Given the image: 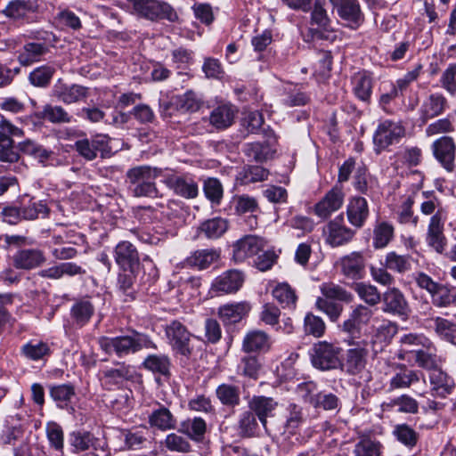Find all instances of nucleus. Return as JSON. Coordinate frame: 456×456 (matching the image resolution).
<instances>
[{
    "label": "nucleus",
    "mask_w": 456,
    "mask_h": 456,
    "mask_svg": "<svg viewBox=\"0 0 456 456\" xmlns=\"http://www.w3.org/2000/svg\"><path fill=\"white\" fill-rule=\"evenodd\" d=\"M397 333V326L391 322H385L379 325L376 330L372 336L371 342L373 346H379V350L388 345L391 339Z\"/></svg>",
    "instance_id": "nucleus-58"
},
{
    "label": "nucleus",
    "mask_w": 456,
    "mask_h": 456,
    "mask_svg": "<svg viewBox=\"0 0 456 456\" xmlns=\"http://www.w3.org/2000/svg\"><path fill=\"white\" fill-rule=\"evenodd\" d=\"M163 183L173 192L184 199H194L199 194L197 182L189 175H167Z\"/></svg>",
    "instance_id": "nucleus-16"
},
{
    "label": "nucleus",
    "mask_w": 456,
    "mask_h": 456,
    "mask_svg": "<svg viewBox=\"0 0 456 456\" xmlns=\"http://www.w3.org/2000/svg\"><path fill=\"white\" fill-rule=\"evenodd\" d=\"M372 315V312L365 305H357L350 314L349 318L343 323V330L354 333L361 325L366 324Z\"/></svg>",
    "instance_id": "nucleus-40"
},
{
    "label": "nucleus",
    "mask_w": 456,
    "mask_h": 456,
    "mask_svg": "<svg viewBox=\"0 0 456 456\" xmlns=\"http://www.w3.org/2000/svg\"><path fill=\"white\" fill-rule=\"evenodd\" d=\"M272 345L270 336L259 330H254L246 334L242 343L245 352H267Z\"/></svg>",
    "instance_id": "nucleus-33"
},
{
    "label": "nucleus",
    "mask_w": 456,
    "mask_h": 456,
    "mask_svg": "<svg viewBox=\"0 0 456 456\" xmlns=\"http://www.w3.org/2000/svg\"><path fill=\"white\" fill-rule=\"evenodd\" d=\"M404 135L405 128L400 122L389 119L380 122L373 134L374 151L381 153L390 145L398 143Z\"/></svg>",
    "instance_id": "nucleus-5"
},
{
    "label": "nucleus",
    "mask_w": 456,
    "mask_h": 456,
    "mask_svg": "<svg viewBox=\"0 0 456 456\" xmlns=\"http://www.w3.org/2000/svg\"><path fill=\"white\" fill-rule=\"evenodd\" d=\"M446 97L441 93L429 94L421 103L419 110V118L423 123L441 116L448 109Z\"/></svg>",
    "instance_id": "nucleus-21"
},
{
    "label": "nucleus",
    "mask_w": 456,
    "mask_h": 456,
    "mask_svg": "<svg viewBox=\"0 0 456 456\" xmlns=\"http://www.w3.org/2000/svg\"><path fill=\"white\" fill-rule=\"evenodd\" d=\"M220 257V251L215 248L199 249L194 251L185 259L188 266L195 267L199 270L208 268L213 263Z\"/></svg>",
    "instance_id": "nucleus-36"
},
{
    "label": "nucleus",
    "mask_w": 456,
    "mask_h": 456,
    "mask_svg": "<svg viewBox=\"0 0 456 456\" xmlns=\"http://www.w3.org/2000/svg\"><path fill=\"white\" fill-rule=\"evenodd\" d=\"M37 4L33 0H12L4 9L3 13L9 18L21 19L28 13L37 10Z\"/></svg>",
    "instance_id": "nucleus-41"
},
{
    "label": "nucleus",
    "mask_w": 456,
    "mask_h": 456,
    "mask_svg": "<svg viewBox=\"0 0 456 456\" xmlns=\"http://www.w3.org/2000/svg\"><path fill=\"white\" fill-rule=\"evenodd\" d=\"M239 434L243 437H253L259 435L260 426L256 415L250 411H243L238 420Z\"/></svg>",
    "instance_id": "nucleus-50"
},
{
    "label": "nucleus",
    "mask_w": 456,
    "mask_h": 456,
    "mask_svg": "<svg viewBox=\"0 0 456 456\" xmlns=\"http://www.w3.org/2000/svg\"><path fill=\"white\" fill-rule=\"evenodd\" d=\"M341 273L351 280H361L365 273V259L361 252H351L338 261Z\"/></svg>",
    "instance_id": "nucleus-22"
},
{
    "label": "nucleus",
    "mask_w": 456,
    "mask_h": 456,
    "mask_svg": "<svg viewBox=\"0 0 456 456\" xmlns=\"http://www.w3.org/2000/svg\"><path fill=\"white\" fill-rule=\"evenodd\" d=\"M50 396L61 409H68L76 397L75 387L71 384H61L50 388Z\"/></svg>",
    "instance_id": "nucleus-44"
},
{
    "label": "nucleus",
    "mask_w": 456,
    "mask_h": 456,
    "mask_svg": "<svg viewBox=\"0 0 456 456\" xmlns=\"http://www.w3.org/2000/svg\"><path fill=\"white\" fill-rule=\"evenodd\" d=\"M148 422L151 428L160 431H167L176 428V419L168 408L160 403L153 408L148 416Z\"/></svg>",
    "instance_id": "nucleus-29"
},
{
    "label": "nucleus",
    "mask_w": 456,
    "mask_h": 456,
    "mask_svg": "<svg viewBox=\"0 0 456 456\" xmlns=\"http://www.w3.org/2000/svg\"><path fill=\"white\" fill-rule=\"evenodd\" d=\"M384 262L387 268L400 274L411 269V256L410 255H400L395 251H390L387 253Z\"/></svg>",
    "instance_id": "nucleus-54"
},
{
    "label": "nucleus",
    "mask_w": 456,
    "mask_h": 456,
    "mask_svg": "<svg viewBox=\"0 0 456 456\" xmlns=\"http://www.w3.org/2000/svg\"><path fill=\"white\" fill-rule=\"evenodd\" d=\"M352 289L355 291L361 300L370 306L377 305L381 302L382 294L379 289L370 282H354Z\"/></svg>",
    "instance_id": "nucleus-46"
},
{
    "label": "nucleus",
    "mask_w": 456,
    "mask_h": 456,
    "mask_svg": "<svg viewBox=\"0 0 456 456\" xmlns=\"http://www.w3.org/2000/svg\"><path fill=\"white\" fill-rule=\"evenodd\" d=\"M203 191L206 198L211 202L212 205H220L223 196L224 189L221 182L216 178H208L203 184Z\"/></svg>",
    "instance_id": "nucleus-62"
},
{
    "label": "nucleus",
    "mask_w": 456,
    "mask_h": 456,
    "mask_svg": "<svg viewBox=\"0 0 456 456\" xmlns=\"http://www.w3.org/2000/svg\"><path fill=\"white\" fill-rule=\"evenodd\" d=\"M265 247L263 239L247 235L237 240L232 246V259L236 263H241L247 258L257 255Z\"/></svg>",
    "instance_id": "nucleus-19"
},
{
    "label": "nucleus",
    "mask_w": 456,
    "mask_h": 456,
    "mask_svg": "<svg viewBox=\"0 0 456 456\" xmlns=\"http://www.w3.org/2000/svg\"><path fill=\"white\" fill-rule=\"evenodd\" d=\"M427 322L440 338L456 345V324L439 316L428 320Z\"/></svg>",
    "instance_id": "nucleus-45"
},
{
    "label": "nucleus",
    "mask_w": 456,
    "mask_h": 456,
    "mask_svg": "<svg viewBox=\"0 0 456 456\" xmlns=\"http://www.w3.org/2000/svg\"><path fill=\"white\" fill-rule=\"evenodd\" d=\"M434 306L446 308L456 303V294L449 285L440 283L429 295Z\"/></svg>",
    "instance_id": "nucleus-49"
},
{
    "label": "nucleus",
    "mask_w": 456,
    "mask_h": 456,
    "mask_svg": "<svg viewBox=\"0 0 456 456\" xmlns=\"http://www.w3.org/2000/svg\"><path fill=\"white\" fill-rule=\"evenodd\" d=\"M265 141L264 142H255L246 143L243 151L252 160L263 162L271 159L275 153L274 145L277 142L274 133L264 130Z\"/></svg>",
    "instance_id": "nucleus-14"
},
{
    "label": "nucleus",
    "mask_w": 456,
    "mask_h": 456,
    "mask_svg": "<svg viewBox=\"0 0 456 456\" xmlns=\"http://www.w3.org/2000/svg\"><path fill=\"white\" fill-rule=\"evenodd\" d=\"M132 4L134 12L141 17L150 20H167L175 21L178 19L174 8L161 0H127Z\"/></svg>",
    "instance_id": "nucleus-4"
},
{
    "label": "nucleus",
    "mask_w": 456,
    "mask_h": 456,
    "mask_svg": "<svg viewBox=\"0 0 456 456\" xmlns=\"http://www.w3.org/2000/svg\"><path fill=\"white\" fill-rule=\"evenodd\" d=\"M344 198L342 188L334 186L314 205V214L322 219H327L342 207Z\"/></svg>",
    "instance_id": "nucleus-18"
},
{
    "label": "nucleus",
    "mask_w": 456,
    "mask_h": 456,
    "mask_svg": "<svg viewBox=\"0 0 456 456\" xmlns=\"http://www.w3.org/2000/svg\"><path fill=\"white\" fill-rule=\"evenodd\" d=\"M432 395L445 398L455 387L454 379L440 369H434L428 375Z\"/></svg>",
    "instance_id": "nucleus-27"
},
{
    "label": "nucleus",
    "mask_w": 456,
    "mask_h": 456,
    "mask_svg": "<svg viewBox=\"0 0 456 456\" xmlns=\"http://www.w3.org/2000/svg\"><path fill=\"white\" fill-rule=\"evenodd\" d=\"M277 403L271 397L253 396L248 403L249 410L257 416L263 428L267 430V418L273 416Z\"/></svg>",
    "instance_id": "nucleus-30"
},
{
    "label": "nucleus",
    "mask_w": 456,
    "mask_h": 456,
    "mask_svg": "<svg viewBox=\"0 0 456 456\" xmlns=\"http://www.w3.org/2000/svg\"><path fill=\"white\" fill-rule=\"evenodd\" d=\"M426 387L425 374L421 370L411 369L402 363L394 366V372L388 381V391L412 388L417 395L424 396Z\"/></svg>",
    "instance_id": "nucleus-3"
},
{
    "label": "nucleus",
    "mask_w": 456,
    "mask_h": 456,
    "mask_svg": "<svg viewBox=\"0 0 456 456\" xmlns=\"http://www.w3.org/2000/svg\"><path fill=\"white\" fill-rule=\"evenodd\" d=\"M19 150L22 153L31 156L44 166L47 165L53 156V151L30 139L20 142L19 143Z\"/></svg>",
    "instance_id": "nucleus-37"
},
{
    "label": "nucleus",
    "mask_w": 456,
    "mask_h": 456,
    "mask_svg": "<svg viewBox=\"0 0 456 456\" xmlns=\"http://www.w3.org/2000/svg\"><path fill=\"white\" fill-rule=\"evenodd\" d=\"M414 200L408 197L395 212V218L400 224L416 227L419 224V216L414 215L412 207Z\"/></svg>",
    "instance_id": "nucleus-56"
},
{
    "label": "nucleus",
    "mask_w": 456,
    "mask_h": 456,
    "mask_svg": "<svg viewBox=\"0 0 456 456\" xmlns=\"http://www.w3.org/2000/svg\"><path fill=\"white\" fill-rule=\"evenodd\" d=\"M382 311L406 319L410 306L404 294L396 287H389L381 296Z\"/></svg>",
    "instance_id": "nucleus-10"
},
{
    "label": "nucleus",
    "mask_w": 456,
    "mask_h": 456,
    "mask_svg": "<svg viewBox=\"0 0 456 456\" xmlns=\"http://www.w3.org/2000/svg\"><path fill=\"white\" fill-rule=\"evenodd\" d=\"M29 118L34 124L41 123L42 120H47L53 124H63L70 123L72 117L61 106L46 104L41 111L30 115Z\"/></svg>",
    "instance_id": "nucleus-28"
},
{
    "label": "nucleus",
    "mask_w": 456,
    "mask_h": 456,
    "mask_svg": "<svg viewBox=\"0 0 456 456\" xmlns=\"http://www.w3.org/2000/svg\"><path fill=\"white\" fill-rule=\"evenodd\" d=\"M373 86L374 78L369 71H359L352 77V92L365 104L370 103Z\"/></svg>",
    "instance_id": "nucleus-26"
},
{
    "label": "nucleus",
    "mask_w": 456,
    "mask_h": 456,
    "mask_svg": "<svg viewBox=\"0 0 456 456\" xmlns=\"http://www.w3.org/2000/svg\"><path fill=\"white\" fill-rule=\"evenodd\" d=\"M370 215L369 205L365 198L354 196L349 199L346 206L348 222L355 228H362Z\"/></svg>",
    "instance_id": "nucleus-25"
},
{
    "label": "nucleus",
    "mask_w": 456,
    "mask_h": 456,
    "mask_svg": "<svg viewBox=\"0 0 456 456\" xmlns=\"http://www.w3.org/2000/svg\"><path fill=\"white\" fill-rule=\"evenodd\" d=\"M228 224L225 219L214 217L204 221L198 228L200 235H204L208 239H217L221 237L227 230Z\"/></svg>",
    "instance_id": "nucleus-48"
},
{
    "label": "nucleus",
    "mask_w": 456,
    "mask_h": 456,
    "mask_svg": "<svg viewBox=\"0 0 456 456\" xmlns=\"http://www.w3.org/2000/svg\"><path fill=\"white\" fill-rule=\"evenodd\" d=\"M367 351L364 348H351L346 352L345 367L346 371L352 375L361 373L366 366Z\"/></svg>",
    "instance_id": "nucleus-43"
},
{
    "label": "nucleus",
    "mask_w": 456,
    "mask_h": 456,
    "mask_svg": "<svg viewBox=\"0 0 456 456\" xmlns=\"http://www.w3.org/2000/svg\"><path fill=\"white\" fill-rule=\"evenodd\" d=\"M444 216L437 213L430 217L426 233V242L436 253L444 254L447 247V238L444 235Z\"/></svg>",
    "instance_id": "nucleus-15"
},
{
    "label": "nucleus",
    "mask_w": 456,
    "mask_h": 456,
    "mask_svg": "<svg viewBox=\"0 0 456 456\" xmlns=\"http://www.w3.org/2000/svg\"><path fill=\"white\" fill-rule=\"evenodd\" d=\"M340 348L326 341L314 345L311 351V362L315 368L322 370L337 368L340 364Z\"/></svg>",
    "instance_id": "nucleus-6"
},
{
    "label": "nucleus",
    "mask_w": 456,
    "mask_h": 456,
    "mask_svg": "<svg viewBox=\"0 0 456 456\" xmlns=\"http://www.w3.org/2000/svg\"><path fill=\"white\" fill-rule=\"evenodd\" d=\"M165 334L171 348L177 354L189 356L191 354V334L179 321H172L165 327Z\"/></svg>",
    "instance_id": "nucleus-7"
},
{
    "label": "nucleus",
    "mask_w": 456,
    "mask_h": 456,
    "mask_svg": "<svg viewBox=\"0 0 456 456\" xmlns=\"http://www.w3.org/2000/svg\"><path fill=\"white\" fill-rule=\"evenodd\" d=\"M178 431L186 435L193 441L200 442L203 440L207 431V424L202 418L194 417L182 421Z\"/></svg>",
    "instance_id": "nucleus-39"
},
{
    "label": "nucleus",
    "mask_w": 456,
    "mask_h": 456,
    "mask_svg": "<svg viewBox=\"0 0 456 456\" xmlns=\"http://www.w3.org/2000/svg\"><path fill=\"white\" fill-rule=\"evenodd\" d=\"M94 307L88 299H80L71 307L70 314L77 325L82 327L89 322Z\"/></svg>",
    "instance_id": "nucleus-55"
},
{
    "label": "nucleus",
    "mask_w": 456,
    "mask_h": 456,
    "mask_svg": "<svg viewBox=\"0 0 456 456\" xmlns=\"http://www.w3.org/2000/svg\"><path fill=\"white\" fill-rule=\"evenodd\" d=\"M325 241L333 248L349 243L355 232L345 224L344 216L339 215L330 220L323 229Z\"/></svg>",
    "instance_id": "nucleus-9"
},
{
    "label": "nucleus",
    "mask_w": 456,
    "mask_h": 456,
    "mask_svg": "<svg viewBox=\"0 0 456 456\" xmlns=\"http://www.w3.org/2000/svg\"><path fill=\"white\" fill-rule=\"evenodd\" d=\"M142 367L152 373L161 376L170 374V358L167 354H149L142 363Z\"/></svg>",
    "instance_id": "nucleus-47"
},
{
    "label": "nucleus",
    "mask_w": 456,
    "mask_h": 456,
    "mask_svg": "<svg viewBox=\"0 0 456 456\" xmlns=\"http://www.w3.org/2000/svg\"><path fill=\"white\" fill-rule=\"evenodd\" d=\"M135 376L136 371L134 367L118 363L115 368L104 370L102 380L108 389H113L122 386L125 381L133 380Z\"/></svg>",
    "instance_id": "nucleus-23"
},
{
    "label": "nucleus",
    "mask_w": 456,
    "mask_h": 456,
    "mask_svg": "<svg viewBox=\"0 0 456 456\" xmlns=\"http://www.w3.org/2000/svg\"><path fill=\"white\" fill-rule=\"evenodd\" d=\"M12 261L15 268L30 271L42 266L46 262V256L39 248H22L13 254Z\"/></svg>",
    "instance_id": "nucleus-17"
},
{
    "label": "nucleus",
    "mask_w": 456,
    "mask_h": 456,
    "mask_svg": "<svg viewBox=\"0 0 456 456\" xmlns=\"http://www.w3.org/2000/svg\"><path fill=\"white\" fill-rule=\"evenodd\" d=\"M320 290L322 294V297L328 298V300L346 303L351 302L353 300V295L350 292L334 282L322 283L320 286Z\"/></svg>",
    "instance_id": "nucleus-57"
},
{
    "label": "nucleus",
    "mask_w": 456,
    "mask_h": 456,
    "mask_svg": "<svg viewBox=\"0 0 456 456\" xmlns=\"http://www.w3.org/2000/svg\"><path fill=\"white\" fill-rule=\"evenodd\" d=\"M440 86L450 95H456V62L450 63L439 78Z\"/></svg>",
    "instance_id": "nucleus-64"
},
{
    "label": "nucleus",
    "mask_w": 456,
    "mask_h": 456,
    "mask_svg": "<svg viewBox=\"0 0 456 456\" xmlns=\"http://www.w3.org/2000/svg\"><path fill=\"white\" fill-rule=\"evenodd\" d=\"M381 409L384 412L396 411L400 413L417 414L419 412V403L415 398L407 394L383 402Z\"/></svg>",
    "instance_id": "nucleus-32"
},
{
    "label": "nucleus",
    "mask_w": 456,
    "mask_h": 456,
    "mask_svg": "<svg viewBox=\"0 0 456 456\" xmlns=\"http://www.w3.org/2000/svg\"><path fill=\"white\" fill-rule=\"evenodd\" d=\"M0 161L5 164L6 170L17 174H22L28 168L19 152L15 151L14 142L0 143Z\"/></svg>",
    "instance_id": "nucleus-31"
},
{
    "label": "nucleus",
    "mask_w": 456,
    "mask_h": 456,
    "mask_svg": "<svg viewBox=\"0 0 456 456\" xmlns=\"http://www.w3.org/2000/svg\"><path fill=\"white\" fill-rule=\"evenodd\" d=\"M110 140L109 136L103 134H98L91 140L81 139L75 142V150L86 160L96 159L98 152L102 158H106L111 153Z\"/></svg>",
    "instance_id": "nucleus-8"
},
{
    "label": "nucleus",
    "mask_w": 456,
    "mask_h": 456,
    "mask_svg": "<svg viewBox=\"0 0 456 456\" xmlns=\"http://www.w3.org/2000/svg\"><path fill=\"white\" fill-rule=\"evenodd\" d=\"M53 95L65 104L85 101L89 95V88L78 84H67L58 79L53 86Z\"/></svg>",
    "instance_id": "nucleus-13"
},
{
    "label": "nucleus",
    "mask_w": 456,
    "mask_h": 456,
    "mask_svg": "<svg viewBox=\"0 0 456 456\" xmlns=\"http://www.w3.org/2000/svg\"><path fill=\"white\" fill-rule=\"evenodd\" d=\"M21 354L32 361H38L50 354V347L47 343L29 341L20 348Z\"/></svg>",
    "instance_id": "nucleus-60"
},
{
    "label": "nucleus",
    "mask_w": 456,
    "mask_h": 456,
    "mask_svg": "<svg viewBox=\"0 0 456 456\" xmlns=\"http://www.w3.org/2000/svg\"><path fill=\"white\" fill-rule=\"evenodd\" d=\"M422 200L419 205V211L424 216H434L437 213L444 216L441 200L433 191H424L421 192Z\"/></svg>",
    "instance_id": "nucleus-53"
},
{
    "label": "nucleus",
    "mask_w": 456,
    "mask_h": 456,
    "mask_svg": "<svg viewBox=\"0 0 456 456\" xmlns=\"http://www.w3.org/2000/svg\"><path fill=\"white\" fill-rule=\"evenodd\" d=\"M244 280L245 276L242 272L231 269L216 277L212 283V288L218 292L232 294L242 287Z\"/></svg>",
    "instance_id": "nucleus-24"
},
{
    "label": "nucleus",
    "mask_w": 456,
    "mask_h": 456,
    "mask_svg": "<svg viewBox=\"0 0 456 456\" xmlns=\"http://www.w3.org/2000/svg\"><path fill=\"white\" fill-rule=\"evenodd\" d=\"M435 158L448 171L454 167L456 145L452 137L442 136L432 144Z\"/></svg>",
    "instance_id": "nucleus-20"
},
{
    "label": "nucleus",
    "mask_w": 456,
    "mask_h": 456,
    "mask_svg": "<svg viewBox=\"0 0 456 456\" xmlns=\"http://www.w3.org/2000/svg\"><path fill=\"white\" fill-rule=\"evenodd\" d=\"M48 52L49 48L44 43H27L20 52L18 60L21 65L28 66L39 61Z\"/></svg>",
    "instance_id": "nucleus-38"
},
{
    "label": "nucleus",
    "mask_w": 456,
    "mask_h": 456,
    "mask_svg": "<svg viewBox=\"0 0 456 456\" xmlns=\"http://www.w3.org/2000/svg\"><path fill=\"white\" fill-rule=\"evenodd\" d=\"M113 257L118 266L134 273L140 265V255L136 247L128 240L119 241L113 249Z\"/></svg>",
    "instance_id": "nucleus-11"
},
{
    "label": "nucleus",
    "mask_w": 456,
    "mask_h": 456,
    "mask_svg": "<svg viewBox=\"0 0 456 456\" xmlns=\"http://www.w3.org/2000/svg\"><path fill=\"white\" fill-rule=\"evenodd\" d=\"M162 175V169L147 165L132 167L126 172L129 190L134 197L158 198L159 190L155 180Z\"/></svg>",
    "instance_id": "nucleus-2"
},
{
    "label": "nucleus",
    "mask_w": 456,
    "mask_h": 456,
    "mask_svg": "<svg viewBox=\"0 0 456 456\" xmlns=\"http://www.w3.org/2000/svg\"><path fill=\"white\" fill-rule=\"evenodd\" d=\"M234 118V110L231 105L224 104L215 108L210 114V123L218 129L230 126Z\"/></svg>",
    "instance_id": "nucleus-52"
},
{
    "label": "nucleus",
    "mask_w": 456,
    "mask_h": 456,
    "mask_svg": "<svg viewBox=\"0 0 456 456\" xmlns=\"http://www.w3.org/2000/svg\"><path fill=\"white\" fill-rule=\"evenodd\" d=\"M68 443L75 453L87 451L104 452L106 443L86 430H75L69 434Z\"/></svg>",
    "instance_id": "nucleus-12"
},
{
    "label": "nucleus",
    "mask_w": 456,
    "mask_h": 456,
    "mask_svg": "<svg viewBox=\"0 0 456 456\" xmlns=\"http://www.w3.org/2000/svg\"><path fill=\"white\" fill-rule=\"evenodd\" d=\"M382 445L379 442L362 439L355 445L353 456H381Z\"/></svg>",
    "instance_id": "nucleus-63"
},
{
    "label": "nucleus",
    "mask_w": 456,
    "mask_h": 456,
    "mask_svg": "<svg viewBox=\"0 0 456 456\" xmlns=\"http://www.w3.org/2000/svg\"><path fill=\"white\" fill-rule=\"evenodd\" d=\"M250 309V305L243 301L220 306L218 314L224 323L233 324L241 321L248 314Z\"/></svg>",
    "instance_id": "nucleus-34"
},
{
    "label": "nucleus",
    "mask_w": 456,
    "mask_h": 456,
    "mask_svg": "<svg viewBox=\"0 0 456 456\" xmlns=\"http://www.w3.org/2000/svg\"><path fill=\"white\" fill-rule=\"evenodd\" d=\"M101 348L109 354L124 357L142 349H157V345L145 334L134 332L133 336L102 337L99 340Z\"/></svg>",
    "instance_id": "nucleus-1"
},
{
    "label": "nucleus",
    "mask_w": 456,
    "mask_h": 456,
    "mask_svg": "<svg viewBox=\"0 0 456 456\" xmlns=\"http://www.w3.org/2000/svg\"><path fill=\"white\" fill-rule=\"evenodd\" d=\"M216 395L224 406L235 407L240 404V390L237 386L223 383L216 387Z\"/></svg>",
    "instance_id": "nucleus-51"
},
{
    "label": "nucleus",
    "mask_w": 456,
    "mask_h": 456,
    "mask_svg": "<svg viewBox=\"0 0 456 456\" xmlns=\"http://www.w3.org/2000/svg\"><path fill=\"white\" fill-rule=\"evenodd\" d=\"M338 12L346 25L353 29H356L363 22V15L357 0H346L342 6L338 8Z\"/></svg>",
    "instance_id": "nucleus-35"
},
{
    "label": "nucleus",
    "mask_w": 456,
    "mask_h": 456,
    "mask_svg": "<svg viewBox=\"0 0 456 456\" xmlns=\"http://www.w3.org/2000/svg\"><path fill=\"white\" fill-rule=\"evenodd\" d=\"M393 435L398 442L408 448L414 447L419 440V434L407 424H398L393 430Z\"/></svg>",
    "instance_id": "nucleus-61"
},
{
    "label": "nucleus",
    "mask_w": 456,
    "mask_h": 456,
    "mask_svg": "<svg viewBox=\"0 0 456 456\" xmlns=\"http://www.w3.org/2000/svg\"><path fill=\"white\" fill-rule=\"evenodd\" d=\"M273 297L282 307H295L297 295L295 290L288 283H279L273 289Z\"/></svg>",
    "instance_id": "nucleus-59"
},
{
    "label": "nucleus",
    "mask_w": 456,
    "mask_h": 456,
    "mask_svg": "<svg viewBox=\"0 0 456 456\" xmlns=\"http://www.w3.org/2000/svg\"><path fill=\"white\" fill-rule=\"evenodd\" d=\"M395 228L387 221L377 222L373 228L372 246L376 249L386 248L394 238Z\"/></svg>",
    "instance_id": "nucleus-42"
}]
</instances>
